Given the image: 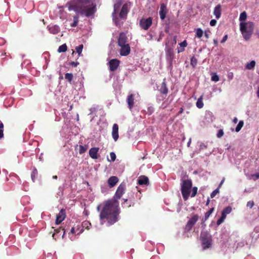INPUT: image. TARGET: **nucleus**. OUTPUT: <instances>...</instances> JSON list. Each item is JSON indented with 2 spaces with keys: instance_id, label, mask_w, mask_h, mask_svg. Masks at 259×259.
<instances>
[{
  "instance_id": "obj_17",
  "label": "nucleus",
  "mask_w": 259,
  "mask_h": 259,
  "mask_svg": "<svg viewBox=\"0 0 259 259\" xmlns=\"http://www.w3.org/2000/svg\"><path fill=\"white\" fill-rule=\"evenodd\" d=\"M118 182V179L116 176L110 177L108 180V184L110 188L114 187Z\"/></svg>"
},
{
  "instance_id": "obj_33",
  "label": "nucleus",
  "mask_w": 259,
  "mask_h": 259,
  "mask_svg": "<svg viewBox=\"0 0 259 259\" xmlns=\"http://www.w3.org/2000/svg\"><path fill=\"white\" fill-rule=\"evenodd\" d=\"M87 150V146L86 145L82 146L79 145V153L80 154L84 153Z\"/></svg>"
},
{
  "instance_id": "obj_4",
  "label": "nucleus",
  "mask_w": 259,
  "mask_h": 259,
  "mask_svg": "<svg viewBox=\"0 0 259 259\" xmlns=\"http://www.w3.org/2000/svg\"><path fill=\"white\" fill-rule=\"evenodd\" d=\"M181 191L183 198L185 201L188 199L192 188V181L190 179H181Z\"/></svg>"
},
{
  "instance_id": "obj_13",
  "label": "nucleus",
  "mask_w": 259,
  "mask_h": 259,
  "mask_svg": "<svg viewBox=\"0 0 259 259\" xmlns=\"http://www.w3.org/2000/svg\"><path fill=\"white\" fill-rule=\"evenodd\" d=\"M112 136L115 141H116L118 138V125L116 123H114L113 125Z\"/></svg>"
},
{
  "instance_id": "obj_21",
  "label": "nucleus",
  "mask_w": 259,
  "mask_h": 259,
  "mask_svg": "<svg viewBox=\"0 0 259 259\" xmlns=\"http://www.w3.org/2000/svg\"><path fill=\"white\" fill-rule=\"evenodd\" d=\"M203 95H202L197 100L196 102V106L197 108L201 109L203 107V103L202 101Z\"/></svg>"
},
{
  "instance_id": "obj_58",
  "label": "nucleus",
  "mask_w": 259,
  "mask_h": 259,
  "mask_svg": "<svg viewBox=\"0 0 259 259\" xmlns=\"http://www.w3.org/2000/svg\"><path fill=\"white\" fill-rule=\"evenodd\" d=\"M233 122L235 123H236L238 121V119L237 117H235L234 119H233Z\"/></svg>"
},
{
  "instance_id": "obj_34",
  "label": "nucleus",
  "mask_w": 259,
  "mask_h": 259,
  "mask_svg": "<svg viewBox=\"0 0 259 259\" xmlns=\"http://www.w3.org/2000/svg\"><path fill=\"white\" fill-rule=\"evenodd\" d=\"M198 188L197 187H194L192 188V194L191 195V197H195L197 193Z\"/></svg>"
},
{
  "instance_id": "obj_41",
  "label": "nucleus",
  "mask_w": 259,
  "mask_h": 259,
  "mask_svg": "<svg viewBox=\"0 0 259 259\" xmlns=\"http://www.w3.org/2000/svg\"><path fill=\"white\" fill-rule=\"evenodd\" d=\"M254 205V203L253 201H249L247 203V207L249 208H251Z\"/></svg>"
},
{
  "instance_id": "obj_54",
  "label": "nucleus",
  "mask_w": 259,
  "mask_h": 259,
  "mask_svg": "<svg viewBox=\"0 0 259 259\" xmlns=\"http://www.w3.org/2000/svg\"><path fill=\"white\" fill-rule=\"evenodd\" d=\"M70 232H71V233L72 234H75V233H76V231H75V227H72V228H71V231H70Z\"/></svg>"
},
{
  "instance_id": "obj_9",
  "label": "nucleus",
  "mask_w": 259,
  "mask_h": 259,
  "mask_svg": "<svg viewBox=\"0 0 259 259\" xmlns=\"http://www.w3.org/2000/svg\"><path fill=\"white\" fill-rule=\"evenodd\" d=\"M127 36L124 32H121L119 34V36L118 39L117 43L119 47H122L124 45H126L127 44Z\"/></svg>"
},
{
  "instance_id": "obj_40",
  "label": "nucleus",
  "mask_w": 259,
  "mask_h": 259,
  "mask_svg": "<svg viewBox=\"0 0 259 259\" xmlns=\"http://www.w3.org/2000/svg\"><path fill=\"white\" fill-rule=\"evenodd\" d=\"M224 135V131L222 129L219 130L217 136L218 138H221Z\"/></svg>"
},
{
  "instance_id": "obj_57",
  "label": "nucleus",
  "mask_w": 259,
  "mask_h": 259,
  "mask_svg": "<svg viewBox=\"0 0 259 259\" xmlns=\"http://www.w3.org/2000/svg\"><path fill=\"white\" fill-rule=\"evenodd\" d=\"M183 111H184L183 108H181L180 111L178 112V114L179 115V114H181L183 112Z\"/></svg>"
},
{
  "instance_id": "obj_49",
  "label": "nucleus",
  "mask_w": 259,
  "mask_h": 259,
  "mask_svg": "<svg viewBox=\"0 0 259 259\" xmlns=\"http://www.w3.org/2000/svg\"><path fill=\"white\" fill-rule=\"evenodd\" d=\"M79 64L78 62H71L70 63V65L73 67H76Z\"/></svg>"
},
{
  "instance_id": "obj_36",
  "label": "nucleus",
  "mask_w": 259,
  "mask_h": 259,
  "mask_svg": "<svg viewBox=\"0 0 259 259\" xmlns=\"http://www.w3.org/2000/svg\"><path fill=\"white\" fill-rule=\"evenodd\" d=\"M211 79L212 81L217 82L219 80V77L216 73H213L211 76Z\"/></svg>"
},
{
  "instance_id": "obj_6",
  "label": "nucleus",
  "mask_w": 259,
  "mask_h": 259,
  "mask_svg": "<svg viewBox=\"0 0 259 259\" xmlns=\"http://www.w3.org/2000/svg\"><path fill=\"white\" fill-rule=\"evenodd\" d=\"M152 24V19L151 17H142L139 22V25L141 28L144 30H147Z\"/></svg>"
},
{
  "instance_id": "obj_8",
  "label": "nucleus",
  "mask_w": 259,
  "mask_h": 259,
  "mask_svg": "<svg viewBox=\"0 0 259 259\" xmlns=\"http://www.w3.org/2000/svg\"><path fill=\"white\" fill-rule=\"evenodd\" d=\"M120 63V61L113 59H111L109 62L108 64L109 66V70L110 71H115L118 67Z\"/></svg>"
},
{
  "instance_id": "obj_63",
  "label": "nucleus",
  "mask_w": 259,
  "mask_h": 259,
  "mask_svg": "<svg viewBox=\"0 0 259 259\" xmlns=\"http://www.w3.org/2000/svg\"><path fill=\"white\" fill-rule=\"evenodd\" d=\"M53 178L54 179H57V176H54L53 177Z\"/></svg>"
},
{
  "instance_id": "obj_45",
  "label": "nucleus",
  "mask_w": 259,
  "mask_h": 259,
  "mask_svg": "<svg viewBox=\"0 0 259 259\" xmlns=\"http://www.w3.org/2000/svg\"><path fill=\"white\" fill-rule=\"evenodd\" d=\"M30 133L29 132H26L24 135V140H26L27 138H29V139L30 138Z\"/></svg>"
},
{
  "instance_id": "obj_62",
  "label": "nucleus",
  "mask_w": 259,
  "mask_h": 259,
  "mask_svg": "<svg viewBox=\"0 0 259 259\" xmlns=\"http://www.w3.org/2000/svg\"><path fill=\"white\" fill-rule=\"evenodd\" d=\"M214 44L217 46L218 45V41L217 40H214Z\"/></svg>"
},
{
  "instance_id": "obj_3",
  "label": "nucleus",
  "mask_w": 259,
  "mask_h": 259,
  "mask_svg": "<svg viewBox=\"0 0 259 259\" xmlns=\"http://www.w3.org/2000/svg\"><path fill=\"white\" fill-rule=\"evenodd\" d=\"M247 17H239L241 21L240 24V29L242 34L245 40H248L253 31L254 25L251 22H243L246 20Z\"/></svg>"
},
{
  "instance_id": "obj_5",
  "label": "nucleus",
  "mask_w": 259,
  "mask_h": 259,
  "mask_svg": "<svg viewBox=\"0 0 259 259\" xmlns=\"http://www.w3.org/2000/svg\"><path fill=\"white\" fill-rule=\"evenodd\" d=\"M200 238L204 249L208 248L211 246L212 242L211 236L208 232H202Z\"/></svg>"
},
{
  "instance_id": "obj_43",
  "label": "nucleus",
  "mask_w": 259,
  "mask_h": 259,
  "mask_svg": "<svg viewBox=\"0 0 259 259\" xmlns=\"http://www.w3.org/2000/svg\"><path fill=\"white\" fill-rule=\"evenodd\" d=\"M77 228L76 229H75V231H76V232H77V235H79L80 233H81L83 232V230L82 228L81 229H80V227H79L78 226H77Z\"/></svg>"
},
{
  "instance_id": "obj_50",
  "label": "nucleus",
  "mask_w": 259,
  "mask_h": 259,
  "mask_svg": "<svg viewBox=\"0 0 259 259\" xmlns=\"http://www.w3.org/2000/svg\"><path fill=\"white\" fill-rule=\"evenodd\" d=\"M227 38H228V35L226 34V35H225L223 37V39H222V40L221 41V43H224V42H225L227 40Z\"/></svg>"
},
{
  "instance_id": "obj_12",
  "label": "nucleus",
  "mask_w": 259,
  "mask_h": 259,
  "mask_svg": "<svg viewBox=\"0 0 259 259\" xmlns=\"http://www.w3.org/2000/svg\"><path fill=\"white\" fill-rule=\"evenodd\" d=\"M121 47L120 55L122 56H126L130 54L131 52V48L128 44L124 45Z\"/></svg>"
},
{
  "instance_id": "obj_56",
  "label": "nucleus",
  "mask_w": 259,
  "mask_h": 259,
  "mask_svg": "<svg viewBox=\"0 0 259 259\" xmlns=\"http://www.w3.org/2000/svg\"><path fill=\"white\" fill-rule=\"evenodd\" d=\"M239 16H247V13L246 12L244 11L240 14Z\"/></svg>"
},
{
  "instance_id": "obj_53",
  "label": "nucleus",
  "mask_w": 259,
  "mask_h": 259,
  "mask_svg": "<svg viewBox=\"0 0 259 259\" xmlns=\"http://www.w3.org/2000/svg\"><path fill=\"white\" fill-rule=\"evenodd\" d=\"M226 216H227V214H225L224 212H223V211L222 212V214H221V218H223L224 220H225L226 218Z\"/></svg>"
},
{
  "instance_id": "obj_48",
  "label": "nucleus",
  "mask_w": 259,
  "mask_h": 259,
  "mask_svg": "<svg viewBox=\"0 0 259 259\" xmlns=\"http://www.w3.org/2000/svg\"><path fill=\"white\" fill-rule=\"evenodd\" d=\"M224 220H224L223 218H220L217 222V225H221L224 221Z\"/></svg>"
},
{
  "instance_id": "obj_31",
  "label": "nucleus",
  "mask_w": 259,
  "mask_h": 259,
  "mask_svg": "<svg viewBox=\"0 0 259 259\" xmlns=\"http://www.w3.org/2000/svg\"><path fill=\"white\" fill-rule=\"evenodd\" d=\"M65 78L70 82L73 79V74L72 73H67L65 74Z\"/></svg>"
},
{
  "instance_id": "obj_32",
  "label": "nucleus",
  "mask_w": 259,
  "mask_h": 259,
  "mask_svg": "<svg viewBox=\"0 0 259 259\" xmlns=\"http://www.w3.org/2000/svg\"><path fill=\"white\" fill-rule=\"evenodd\" d=\"M197 64V59L194 56H193L191 58V62H190L191 65L192 67H194L196 66Z\"/></svg>"
},
{
  "instance_id": "obj_35",
  "label": "nucleus",
  "mask_w": 259,
  "mask_h": 259,
  "mask_svg": "<svg viewBox=\"0 0 259 259\" xmlns=\"http://www.w3.org/2000/svg\"><path fill=\"white\" fill-rule=\"evenodd\" d=\"M232 211V207L231 206H227L225 207L222 211L225 214H228L231 213Z\"/></svg>"
},
{
  "instance_id": "obj_44",
  "label": "nucleus",
  "mask_w": 259,
  "mask_h": 259,
  "mask_svg": "<svg viewBox=\"0 0 259 259\" xmlns=\"http://www.w3.org/2000/svg\"><path fill=\"white\" fill-rule=\"evenodd\" d=\"M207 148V145L205 143H201L200 145V149L203 150Z\"/></svg>"
},
{
  "instance_id": "obj_22",
  "label": "nucleus",
  "mask_w": 259,
  "mask_h": 259,
  "mask_svg": "<svg viewBox=\"0 0 259 259\" xmlns=\"http://www.w3.org/2000/svg\"><path fill=\"white\" fill-rule=\"evenodd\" d=\"M213 14L215 16H220L221 15V5H217L214 10Z\"/></svg>"
},
{
  "instance_id": "obj_2",
  "label": "nucleus",
  "mask_w": 259,
  "mask_h": 259,
  "mask_svg": "<svg viewBox=\"0 0 259 259\" xmlns=\"http://www.w3.org/2000/svg\"><path fill=\"white\" fill-rule=\"evenodd\" d=\"M66 7L69 11H74L76 13L85 16H90L96 11V6L90 0H73L68 2Z\"/></svg>"
},
{
  "instance_id": "obj_59",
  "label": "nucleus",
  "mask_w": 259,
  "mask_h": 259,
  "mask_svg": "<svg viewBox=\"0 0 259 259\" xmlns=\"http://www.w3.org/2000/svg\"><path fill=\"white\" fill-rule=\"evenodd\" d=\"M209 202H210L209 198H208L207 200V201H206V205H208L209 203Z\"/></svg>"
},
{
  "instance_id": "obj_24",
  "label": "nucleus",
  "mask_w": 259,
  "mask_h": 259,
  "mask_svg": "<svg viewBox=\"0 0 259 259\" xmlns=\"http://www.w3.org/2000/svg\"><path fill=\"white\" fill-rule=\"evenodd\" d=\"M194 31L196 32L195 36L199 38H200L202 36V35L204 33L203 30L201 28H199L195 29Z\"/></svg>"
},
{
  "instance_id": "obj_11",
  "label": "nucleus",
  "mask_w": 259,
  "mask_h": 259,
  "mask_svg": "<svg viewBox=\"0 0 259 259\" xmlns=\"http://www.w3.org/2000/svg\"><path fill=\"white\" fill-rule=\"evenodd\" d=\"M130 9V3L124 4L121 8L119 16H125Z\"/></svg>"
},
{
  "instance_id": "obj_30",
  "label": "nucleus",
  "mask_w": 259,
  "mask_h": 259,
  "mask_svg": "<svg viewBox=\"0 0 259 259\" xmlns=\"http://www.w3.org/2000/svg\"><path fill=\"white\" fill-rule=\"evenodd\" d=\"M83 48V46L82 44L79 45L78 46L76 47V48H75V50H76L77 53H78V55L79 56H80L81 54V52H82Z\"/></svg>"
},
{
  "instance_id": "obj_10",
  "label": "nucleus",
  "mask_w": 259,
  "mask_h": 259,
  "mask_svg": "<svg viewBox=\"0 0 259 259\" xmlns=\"http://www.w3.org/2000/svg\"><path fill=\"white\" fill-rule=\"evenodd\" d=\"M66 213L64 209H61L58 214H57L56 223L58 225L60 224L65 218Z\"/></svg>"
},
{
  "instance_id": "obj_18",
  "label": "nucleus",
  "mask_w": 259,
  "mask_h": 259,
  "mask_svg": "<svg viewBox=\"0 0 259 259\" xmlns=\"http://www.w3.org/2000/svg\"><path fill=\"white\" fill-rule=\"evenodd\" d=\"M127 102L128 104V106L130 109H132L134 105V95L133 94H131L128 96L127 98Z\"/></svg>"
},
{
  "instance_id": "obj_55",
  "label": "nucleus",
  "mask_w": 259,
  "mask_h": 259,
  "mask_svg": "<svg viewBox=\"0 0 259 259\" xmlns=\"http://www.w3.org/2000/svg\"><path fill=\"white\" fill-rule=\"evenodd\" d=\"M204 33V36L206 37V39H208L209 37V35L208 33V32L205 31Z\"/></svg>"
},
{
  "instance_id": "obj_29",
  "label": "nucleus",
  "mask_w": 259,
  "mask_h": 259,
  "mask_svg": "<svg viewBox=\"0 0 259 259\" xmlns=\"http://www.w3.org/2000/svg\"><path fill=\"white\" fill-rule=\"evenodd\" d=\"M82 228L87 229V230H89L90 227H91V224L88 221H84L82 223Z\"/></svg>"
},
{
  "instance_id": "obj_27",
  "label": "nucleus",
  "mask_w": 259,
  "mask_h": 259,
  "mask_svg": "<svg viewBox=\"0 0 259 259\" xmlns=\"http://www.w3.org/2000/svg\"><path fill=\"white\" fill-rule=\"evenodd\" d=\"M121 3L117 2V3L114 5V12L112 13V16H113L114 14H116L119 10V9L120 7Z\"/></svg>"
},
{
  "instance_id": "obj_28",
  "label": "nucleus",
  "mask_w": 259,
  "mask_h": 259,
  "mask_svg": "<svg viewBox=\"0 0 259 259\" xmlns=\"http://www.w3.org/2000/svg\"><path fill=\"white\" fill-rule=\"evenodd\" d=\"M244 125V122L243 120L239 121L237 126L236 127L235 131L236 132H239Z\"/></svg>"
},
{
  "instance_id": "obj_42",
  "label": "nucleus",
  "mask_w": 259,
  "mask_h": 259,
  "mask_svg": "<svg viewBox=\"0 0 259 259\" xmlns=\"http://www.w3.org/2000/svg\"><path fill=\"white\" fill-rule=\"evenodd\" d=\"M110 156L111 158V161H114L116 159L115 154L114 152H112L110 153Z\"/></svg>"
},
{
  "instance_id": "obj_14",
  "label": "nucleus",
  "mask_w": 259,
  "mask_h": 259,
  "mask_svg": "<svg viewBox=\"0 0 259 259\" xmlns=\"http://www.w3.org/2000/svg\"><path fill=\"white\" fill-rule=\"evenodd\" d=\"M158 90L161 94L164 95L165 96L168 93V89L166 85L165 78L163 79V81L160 87V89Z\"/></svg>"
},
{
  "instance_id": "obj_38",
  "label": "nucleus",
  "mask_w": 259,
  "mask_h": 259,
  "mask_svg": "<svg viewBox=\"0 0 259 259\" xmlns=\"http://www.w3.org/2000/svg\"><path fill=\"white\" fill-rule=\"evenodd\" d=\"M74 21L73 22V23H72L71 24H70V26L71 27H75L77 24V23L78 22V17H74Z\"/></svg>"
},
{
  "instance_id": "obj_46",
  "label": "nucleus",
  "mask_w": 259,
  "mask_h": 259,
  "mask_svg": "<svg viewBox=\"0 0 259 259\" xmlns=\"http://www.w3.org/2000/svg\"><path fill=\"white\" fill-rule=\"evenodd\" d=\"M179 45L182 47H186L187 46V43L186 40H184L183 41L181 42Z\"/></svg>"
},
{
  "instance_id": "obj_25",
  "label": "nucleus",
  "mask_w": 259,
  "mask_h": 259,
  "mask_svg": "<svg viewBox=\"0 0 259 259\" xmlns=\"http://www.w3.org/2000/svg\"><path fill=\"white\" fill-rule=\"evenodd\" d=\"M255 65V61L254 60H252L250 61L249 63H248L246 65V69L248 70H251L253 69Z\"/></svg>"
},
{
  "instance_id": "obj_26",
  "label": "nucleus",
  "mask_w": 259,
  "mask_h": 259,
  "mask_svg": "<svg viewBox=\"0 0 259 259\" xmlns=\"http://www.w3.org/2000/svg\"><path fill=\"white\" fill-rule=\"evenodd\" d=\"M67 50V47L65 44L60 46L58 49V52L59 53H64Z\"/></svg>"
},
{
  "instance_id": "obj_61",
  "label": "nucleus",
  "mask_w": 259,
  "mask_h": 259,
  "mask_svg": "<svg viewBox=\"0 0 259 259\" xmlns=\"http://www.w3.org/2000/svg\"><path fill=\"white\" fill-rule=\"evenodd\" d=\"M257 97L259 98V87H258V90L257 91Z\"/></svg>"
},
{
  "instance_id": "obj_23",
  "label": "nucleus",
  "mask_w": 259,
  "mask_h": 259,
  "mask_svg": "<svg viewBox=\"0 0 259 259\" xmlns=\"http://www.w3.org/2000/svg\"><path fill=\"white\" fill-rule=\"evenodd\" d=\"M214 210V208H211L210 210H209L208 211L205 213L204 217L202 219L203 222H205L209 217L210 215L212 213V212Z\"/></svg>"
},
{
  "instance_id": "obj_64",
  "label": "nucleus",
  "mask_w": 259,
  "mask_h": 259,
  "mask_svg": "<svg viewBox=\"0 0 259 259\" xmlns=\"http://www.w3.org/2000/svg\"><path fill=\"white\" fill-rule=\"evenodd\" d=\"M118 17H114V21L115 22H116V20H117V19H118Z\"/></svg>"
},
{
  "instance_id": "obj_19",
  "label": "nucleus",
  "mask_w": 259,
  "mask_h": 259,
  "mask_svg": "<svg viewBox=\"0 0 259 259\" xmlns=\"http://www.w3.org/2000/svg\"><path fill=\"white\" fill-rule=\"evenodd\" d=\"M49 30L53 34H56L60 31V28L58 26L55 25L52 26H48Z\"/></svg>"
},
{
  "instance_id": "obj_20",
  "label": "nucleus",
  "mask_w": 259,
  "mask_h": 259,
  "mask_svg": "<svg viewBox=\"0 0 259 259\" xmlns=\"http://www.w3.org/2000/svg\"><path fill=\"white\" fill-rule=\"evenodd\" d=\"M167 13V9L166 6L164 4H161L159 11L160 16H165Z\"/></svg>"
},
{
  "instance_id": "obj_1",
  "label": "nucleus",
  "mask_w": 259,
  "mask_h": 259,
  "mask_svg": "<svg viewBox=\"0 0 259 259\" xmlns=\"http://www.w3.org/2000/svg\"><path fill=\"white\" fill-rule=\"evenodd\" d=\"M125 190V184L123 183L120 184L118 187L113 198L104 202L103 206L99 215L102 224L106 221L107 225L110 226L118 221L120 209L117 200L121 197L124 193Z\"/></svg>"
},
{
  "instance_id": "obj_52",
  "label": "nucleus",
  "mask_w": 259,
  "mask_h": 259,
  "mask_svg": "<svg viewBox=\"0 0 259 259\" xmlns=\"http://www.w3.org/2000/svg\"><path fill=\"white\" fill-rule=\"evenodd\" d=\"M226 216H227V214H225L224 212H223V211L222 212V214H221V218H223L224 220H225L226 218Z\"/></svg>"
},
{
  "instance_id": "obj_39",
  "label": "nucleus",
  "mask_w": 259,
  "mask_h": 259,
  "mask_svg": "<svg viewBox=\"0 0 259 259\" xmlns=\"http://www.w3.org/2000/svg\"><path fill=\"white\" fill-rule=\"evenodd\" d=\"M219 192V188L216 189L210 194L211 198H213Z\"/></svg>"
},
{
  "instance_id": "obj_16",
  "label": "nucleus",
  "mask_w": 259,
  "mask_h": 259,
  "mask_svg": "<svg viewBox=\"0 0 259 259\" xmlns=\"http://www.w3.org/2000/svg\"><path fill=\"white\" fill-rule=\"evenodd\" d=\"M99 150V148L97 147H94L90 149L89 150V155L90 156L94 159H96L98 158V152Z\"/></svg>"
},
{
  "instance_id": "obj_51",
  "label": "nucleus",
  "mask_w": 259,
  "mask_h": 259,
  "mask_svg": "<svg viewBox=\"0 0 259 259\" xmlns=\"http://www.w3.org/2000/svg\"><path fill=\"white\" fill-rule=\"evenodd\" d=\"M28 199V197L27 196H24L22 198V202L23 203H24L25 201H26Z\"/></svg>"
},
{
  "instance_id": "obj_15",
  "label": "nucleus",
  "mask_w": 259,
  "mask_h": 259,
  "mask_svg": "<svg viewBox=\"0 0 259 259\" xmlns=\"http://www.w3.org/2000/svg\"><path fill=\"white\" fill-rule=\"evenodd\" d=\"M138 184L140 185H149V181L148 178L144 175L140 176L138 179Z\"/></svg>"
},
{
  "instance_id": "obj_47",
  "label": "nucleus",
  "mask_w": 259,
  "mask_h": 259,
  "mask_svg": "<svg viewBox=\"0 0 259 259\" xmlns=\"http://www.w3.org/2000/svg\"><path fill=\"white\" fill-rule=\"evenodd\" d=\"M217 24V20H215V19H212L210 21V25L211 26H214L216 25Z\"/></svg>"
},
{
  "instance_id": "obj_7",
  "label": "nucleus",
  "mask_w": 259,
  "mask_h": 259,
  "mask_svg": "<svg viewBox=\"0 0 259 259\" xmlns=\"http://www.w3.org/2000/svg\"><path fill=\"white\" fill-rule=\"evenodd\" d=\"M199 219V215L198 214H194L187 222L185 230L187 232L190 231L195 224L197 222Z\"/></svg>"
},
{
  "instance_id": "obj_37",
  "label": "nucleus",
  "mask_w": 259,
  "mask_h": 259,
  "mask_svg": "<svg viewBox=\"0 0 259 259\" xmlns=\"http://www.w3.org/2000/svg\"><path fill=\"white\" fill-rule=\"evenodd\" d=\"M3 128L4 124L0 120V139L2 138L4 136Z\"/></svg>"
},
{
  "instance_id": "obj_60",
  "label": "nucleus",
  "mask_w": 259,
  "mask_h": 259,
  "mask_svg": "<svg viewBox=\"0 0 259 259\" xmlns=\"http://www.w3.org/2000/svg\"><path fill=\"white\" fill-rule=\"evenodd\" d=\"M255 177H256V178L257 179H258V178H259V172H258V174H256L255 175Z\"/></svg>"
}]
</instances>
